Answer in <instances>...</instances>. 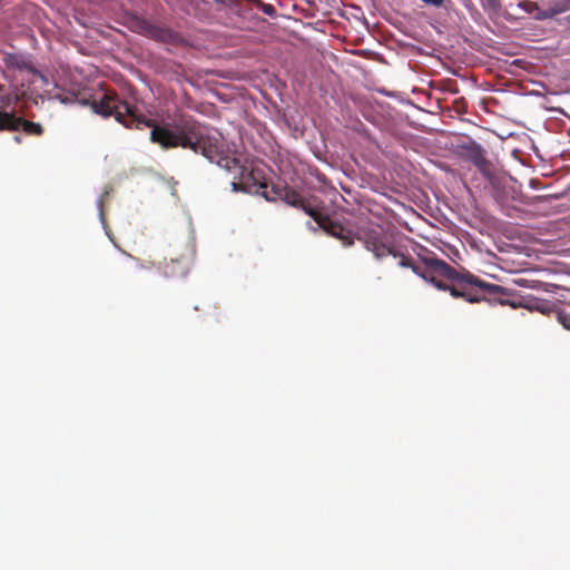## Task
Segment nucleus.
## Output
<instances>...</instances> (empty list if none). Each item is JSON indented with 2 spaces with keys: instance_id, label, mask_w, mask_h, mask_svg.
Listing matches in <instances>:
<instances>
[{
  "instance_id": "1",
  "label": "nucleus",
  "mask_w": 570,
  "mask_h": 570,
  "mask_svg": "<svg viewBox=\"0 0 570 570\" xmlns=\"http://www.w3.org/2000/svg\"><path fill=\"white\" fill-rule=\"evenodd\" d=\"M91 108L102 117L114 116L126 128L139 129L141 125L151 128L150 140L164 149L181 147L200 154L238 180L233 181L234 189L239 186L248 193L261 195H263V190H268L261 170H248L235 154L226 150L220 134L212 132L207 126L191 116L175 118L170 127L159 126L140 114L136 106L121 100L114 90L104 92L99 98H94Z\"/></svg>"
},
{
  "instance_id": "2",
  "label": "nucleus",
  "mask_w": 570,
  "mask_h": 570,
  "mask_svg": "<svg viewBox=\"0 0 570 570\" xmlns=\"http://www.w3.org/2000/svg\"><path fill=\"white\" fill-rule=\"evenodd\" d=\"M357 239L377 259L389 255L395 258L399 257L400 266L412 268L416 275L433 283L439 289L449 291L455 298H464L470 303L493 301L501 305L519 306V304L503 298V296L509 294V291L503 286L487 283L470 273L460 274L442 259L425 258L423 265L414 264L410 257L395 248L393 240L381 226H368L361 229L357 234Z\"/></svg>"
},
{
  "instance_id": "3",
  "label": "nucleus",
  "mask_w": 570,
  "mask_h": 570,
  "mask_svg": "<svg viewBox=\"0 0 570 570\" xmlns=\"http://www.w3.org/2000/svg\"><path fill=\"white\" fill-rule=\"evenodd\" d=\"M263 196L268 202L281 199L289 206L304 210L307 215H309V213H317L318 210L299 193L291 187L273 186L269 190H263Z\"/></svg>"
},
{
  "instance_id": "4",
  "label": "nucleus",
  "mask_w": 570,
  "mask_h": 570,
  "mask_svg": "<svg viewBox=\"0 0 570 570\" xmlns=\"http://www.w3.org/2000/svg\"><path fill=\"white\" fill-rule=\"evenodd\" d=\"M460 157L473 164L487 178L492 177V164L487 158L485 149L474 140L460 146Z\"/></svg>"
},
{
  "instance_id": "5",
  "label": "nucleus",
  "mask_w": 570,
  "mask_h": 570,
  "mask_svg": "<svg viewBox=\"0 0 570 570\" xmlns=\"http://www.w3.org/2000/svg\"><path fill=\"white\" fill-rule=\"evenodd\" d=\"M314 222L328 235L340 239L344 246L354 244L352 232L346 229L342 224L332 220L327 215L317 210V213H309Z\"/></svg>"
},
{
  "instance_id": "6",
  "label": "nucleus",
  "mask_w": 570,
  "mask_h": 570,
  "mask_svg": "<svg viewBox=\"0 0 570 570\" xmlns=\"http://www.w3.org/2000/svg\"><path fill=\"white\" fill-rule=\"evenodd\" d=\"M22 129L28 135L40 136L43 128L38 122L26 120L17 117L14 114L7 112L0 109V130L16 131Z\"/></svg>"
},
{
  "instance_id": "7",
  "label": "nucleus",
  "mask_w": 570,
  "mask_h": 570,
  "mask_svg": "<svg viewBox=\"0 0 570 570\" xmlns=\"http://www.w3.org/2000/svg\"><path fill=\"white\" fill-rule=\"evenodd\" d=\"M189 272V258L187 256H180L176 259L164 265V275L167 277H184Z\"/></svg>"
},
{
  "instance_id": "8",
  "label": "nucleus",
  "mask_w": 570,
  "mask_h": 570,
  "mask_svg": "<svg viewBox=\"0 0 570 570\" xmlns=\"http://www.w3.org/2000/svg\"><path fill=\"white\" fill-rule=\"evenodd\" d=\"M568 10H570V0H556L552 4H550L540 13V18H553L554 16L563 13Z\"/></svg>"
},
{
  "instance_id": "9",
  "label": "nucleus",
  "mask_w": 570,
  "mask_h": 570,
  "mask_svg": "<svg viewBox=\"0 0 570 570\" xmlns=\"http://www.w3.org/2000/svg\"><path fill=\"white\" fill-rule=\"evenodd\" d=\"M150 35L158 40L168 41L175 39V33L168 29L153 28Z\"/></svg>"
},
{
  "instance_id": "10",
  "label": "nucleus",
  "mask_w": 570,
  "mask_h": 570,
  "mask_svg": "<svg viewBox=\"0 0 570 570\" xmlns=\"http://www.w3.org/2000/svg\"><path fill=\"white\" fill-rule=\"evenodd\" d=\"M254 3H256L258 7H261L262 11L269 16V17H273L276 12L275 8L273 4L271 3H264L262 0H252Z\"/></svg>"
},
{
  "instance_id": "11",
  "label": "nucleus",
  "mask_w": 570,
  "mask_h": 570,
  "mask_svg": "<svg viewBox=\"0 0 570 570\" xmlns=\"http://www.w3.org/2000/svg\"><path fill=\"white\" fill-rule=\"evenodd\" d=\"M558 320L566 330L570 331V312L564 309L560 311L558 313Z\"/></svg>"
},
{
  "instance_id": "12",
  "label": "nucleus",
  "mask_w": 570,
  "mask_h": 570,
  "mask_svg": "<svg viewBox=\"0 0 570 570\" xmlns=\"http://www.w3.org/2000/svg\"><path fill=\"white\" fill-rule=\"evenodd\" d=\"M422 1L424 3H426V4H432V6L436 7V8L442 7L443 2H444L443 0H422Z\"/></svg>"
},
{
  "instance_id": "13",
  "label": "nucleus",
  "mask_w": 570,
  "mask_h": 570,
  "mask_svg": "<svg viewBox=\"0 0 570 570\" xmlns=\"http://www.w3.org/2000/svg\"><path fill=\"white\" fill-rule=\"evenodd\" d=\"M542 305H543L542 303H535L534 305H531L529 308L537 309V311L544 313V308L542 307Z\"/></svg>"
},
{
  "instance_id": "14",
  "label": "nucleus",
  "mask_w": 570,
  "mask_h": 570,
  "mask_svg": "<svg viewBox=\"0 0 570 570\" xmlns=\"http://www.w3.org/2000/svg\"><path fill=\"white\" fill-rule=\"evenodd\" d=\"M14 140H16L17 142H20V141H21L20 136H14Z\"/></svg>"
}]
</instances>
